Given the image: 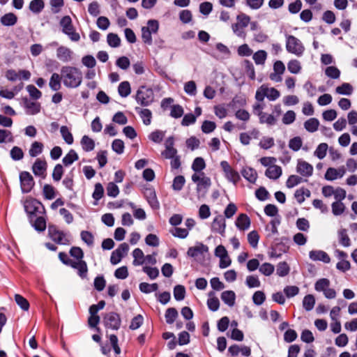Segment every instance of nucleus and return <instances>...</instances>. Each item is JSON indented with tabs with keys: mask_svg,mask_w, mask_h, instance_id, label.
Masks as SVG:
<instances>
[{
	"mask_svg": "<svg viewBox=\"0 0 357 357\" xmlns=\"http://www.w3.org/2000/svg\"><path fill=\"white\" fill-rule=\"evenodd\" d=\"M252 59L257 65H264L267 59V52L265 50H258L253 54Z\"/></svg>",
	"mask_w": 357,
	"mask_h": 357,
	"instance_id": "obj_39",
	"label": "nucleus"
},
{
	"mask_svg": "<svg viewBox=\"0 0 357 357\" xmlns=\"http://www.w3.org/2000/svg\"><path fill=\"white\" fill-rule=\"evenodd\" d=\"M61 74L59 75L56 73H54L50 79L49 86L52 91H57L61 87Z\"/></svg>",
	"mask_w": 357,
	"mask_h": 357,
	"instance_id": "obj_26",
	"label": "nucleus"
},
{
	"mask_svg": "<svg viewBox=\"0 0 357 357\" xmlns=\"http://www.w3.org/2000/svg\"><path fill=\"white\" fill-rule=\"evenodd\" d=\"M328 148V146L326 143H321L314 151V155L321 160L326 155Z\"/></svg>",
	"mask_w": 357,
	"mask_h": 357,
	"instance_id": "obj_47",
	"label": "nucleus"
},
{
	"mask_svg": "<svg viewBox=\"0 0 357 357\" xmlns=\"http://www.w3.org/2000/svg\"><path fill=\"white\" fill-rule=\"evenodd\" d=\"M287 69L292 74H298L302 69L301 63L297 59H291L287 63Z\"/></svg>",
	"mask_w": 357,
	"mask_h": 357,
	"instance_id": "obj_36",
	"label": "nucleus"
},
{
	"mask_svg": "<svg viewBox=\"0 0 357 357\" xmlns=\"http://www.w3.org/2000/svg\"><path fill=\"white\" fill-rule=\"evenodd\" d=\"M220 166L227 179L236 185L240 179L238 173L235 171L227 161H222Z\"/></svg>",
	"mask_w": 357,
	"mask_h": 357,
	"instance_id": "obj_12",
	"label": "nucleus"
},
{
	"mask_svg": "<svg viewBox=\"0 0 357 357\" xmlns=\"http://www.w3.org/2000/svg\"><path fill=\"white\" fill-rule=\"evenodd\" d=\"M48 234L52 240L58 244L67 245L70 243L66 234L59 230L55 225H49Z\"/></svg>",
	"mask_w": 357,
	"mask_h": 357,
	"instance_id": "obj_8",
	"label": "nucleus"
},
{
	"mask_svg": "<svg viewBox=\"0 0 357 357\" xmlns=\"http://www.w3.org/2000/svg\"><path fill=\"white\" fill-rule=\"evenodd\" d=\"M73 52L65 46H59L56 50V57L63 63H68L73 60Z\"/></svg>",
	"mask_w": 357,
	"mask_h": 357,
	"instance_id": "obj_15",
	"label": "nucleus"
},
{
	"mask_svg": "<svg viewBox=\"0 0 357 357\" xmlns=\"http://www.w3.org/2000/svg\"><path fill=\"white\" fill-rule=\"evenodd\" d=\"M340 243L344 247H349L351 245V241L349 238L346 229H341L338 232Z\"/></svg>",
	"mask_w": 357,
	"mask_h": 357,
	"instance_id": "obj_54",
	"label": "nucleus"
},
{
	"mask_svg": "<svg viewBox=\"0 0 357 357\" xmlns=\"http://www.w3.org/2000/svg\"><path fill=\"white\" fill-rule=\"evenodd\" d=\"M346 173L344 166L340 167L338 169L329 167L325 174V178L328 181H333L337 178H342Z\"/></svg>",
	"mask_w": 357,
	"mask_h": 357,
	"instance_id": "obj_18",
	"label": "nucleus"
},
{
	"mask_svg": "<svg viewBox=\"0 0 357 357\" xmlns=\"http://www.w3.org/2000/svg\"><path fill=\"white\" fill-rule=\"evenodd\" d=\"M319 121L316 118H311L304 123V128L310 132H314L318 130Z\"/></svg>",
	"mask_w": 357,
	"mask_h": 357,
	"instance_id": "obj_38",
	"label": "nucleus"
},
{
	"mask_svg": "<svg viewBox=\"0 0 357 357\" xmlns=\"http://www.w3.org/2000/svg\"><path fill=\"white\" fill-rule=\"evenodd\" d=\"M79 159V156L76 151L73 149H70L69 152L62 159L63 164L68 167L72 165L75 161Z\"/></svg>",
	"mask_w": 357,
	"mask_h": 357,
	"instance_id": "obj_32",
	"label": "nucleus"
},
{
	"mask_svg": "<svg viewBox=\"0 0 357 357\" xmlns=\"http://www.w3.org/2000/svg\"><path fill=\"white\" fill-rule=\"evenodd\" d=\"M245 284L249 288L259 287L261 286V282L257 275L247 276Z\"/></svg>",
	"mask_w": 357,
	"mask_h": 357,
	"instance_id": "obj_52",
	"label": "nucleus"
},
{
	"mask_svg": "<svg viewBox=\"0 0 357 357\" xmlns=\"http://www.w3.org/2000/svg\"><path fill=\"white\" fill-rule=\"evenodd\" d=\"M325 74L332 79H337L340 77V71L335 66H328L325 70Z\"/></svg>",
	"mask_w": 357,
	"mask_h": 357,
	"instance_id": "obj_63",
	"label": "nucleus"
},
{
	"mask_svg": "<svg viewBox=\"0 0 357 357\" xmlns=\"http://www.w3.org/2000/svg\"><path fill=\"white\" fill-rule=\"evenodd\" d=\"M20 181L21 190L23 193L29 192L35 185V182L31 174L26 171L20 174Z\"/></svg>",
	"mask_w": 357,
	"mask_h": 357,
	"instance_id": "obj_9",
	"label": "nucleus"
},
{
	"mask_svg": "<svg viewBox=\"0 0 357 357\" xmlns=\"http://www.w3.org/2000/svg\"><path fill=\"white\" fill-rule=\"evenodd\" d=\"M129 250V246L126 243H123L112 252L110 262L113 265L119 264Z\"/></svg>",
	"mask_w": 357,
	"mask_h": 357,
	"instance_id": "obj_10",
	"label": "nucleus"
},
{
	"mask_svg": "<svg viewBox=\"0 0 357 357\" xmlns=\"http://www.w3.org/2000/svg\"><path fill=\"white\" fill-rule=\"evenodd\" d=\"M106 190L109 197H116L119 193V187L113 182L107 184Z\"/></svg>",
	"mask_w": 357,
	"mask_h": 357,
	"instance_id": "obj_62",
	"label": "nucleus"
},
{
	"mask_svg": "<svg viewBox=\"0 0 357 357\" xmlns=\"http://www.w3.org/2000/svg\"><path fill=\"white\" fill-rule=\"evenodd\" d=\"M132 257L134 260L132 264L134 266H140L144 264V255L140 248H135L132 251Z\"/></svg>",
	"mask_w": 357,
	"mask_h": 357,
	"instance_id": "obj_33",
	"label": "nucleus"
},
{
	"mask_svg": "<svg viewBox=\"0 0 357 357\" xmlns=\"http://www.w3.org/2000/svg\"><path fill=\"white\" fill-rule=\"evenodd\" d=\"M24 107L26 108V112L27 114L33 115L40 112V105L38 102L29 100L27 98H24Z\"/></svg>",
	"mask_w": 357,
	"mask_h": 357,
	"instance_id": "obj_22",
	"label": "nucleus"
},
{
	"mask_svg": "<svg viewBox=\"0 0 357 357\" xmlns=\"http://www.w3.org/2000/svg\"><path fill=\"white\" fill-rule=\"evenodd\" d=\"M332 212L335 215H340L344 211L345 206L341 202H335L332 204Z\"/></svg>",
	"mask_w": 357,
	"mask_h": 357,
	"instance_id": "obj_64",
	"label": "nucleus"
},
{
	"mask_svg": "<svg viewBox=\"0 0 357 357\" xmlns=\"http://www.w3.org/2000/svg\"><path fill=\"white\" fill-rule=\"evenodd\" d=\"M236 226L240 230H246L250 226V220L249 217L245 214H240L236 220Z\"/></svg>",
	"mask_w": 357,
	"mask_h": 357,
	"instance_id": "obj_23",
	"label": "nucleus"
},
{
	"mask_svg": "<svg viewBox=\"0 0 357 357\" xmlns=\"http://www.w3.org/2000/svg\"><path fill=\"white\" fill-rule=\"evenodd\" d=\"M47 163L45 160L37 158L32 165V172L36 176L44 178L46 176Z\"/></svg>",
	"mask_w": 357,
	"mask_h": 357,
	"instance_id": "obj_13",
	"label": "nucleus"
},
{
	"mask_svg": "<svg viewBox=\"0 0 357 357\" xmlns=\"http://www.w3.org/2000/svg\"><path fill=\"white\" fill-rule=\"evenodd\" d=\"M174 139L173 137H169L165 143V149L161 153V155L165 159H171L175 157L178 153L177 150L174 147Z\"/></svg>",
	"mask_w": 357,
	"mask_h": 357,
	"instance_id": "obj_14",
	"label": "nucleus"
},
{
	"mask_svg": "<svg viewBox=\"0 0 357 357\" xmlns=\"http://www.w3.org/2000/svg\"><path fill=\"white\" fill-rule=\"evenodd\" d=\"M139 289L142 292L145 294H149L153 291H155L158 289L157 283L149 284L147 282H142L139 284Z\"/></svg>",
	"mask_w": 357,
	"mask_h": 357,
	"instance_id": "obj_46",
	"label": "nucleus"
},
{
	"mask_svg": "<svg viewBox=\"0 0 357 357\" xmlns=\"http://www.w3.org/2000/svg\"><path fill=\"white\" fill-rule=\"evenodd\" d=\"M82 149L86 152L91 151L95 148V142L87 135H84L81 139Z\"/></svg>",
	"mask_w": 357,
	"mask_h": 357,
	"instance_id": "obj_30",
	"label": "nucleus"
},
{
	"mask_svg": "<svg viewBox=\"0 0 357 357\" xmlns=\"http://www.w3.org/2000/svg\"><path fill=\"white\" fill-rule=\"evenodd\" d=\"M282 174V168L280 166L272 165L266 170L265 175L271 179H277Z\"/></svg>",
	"mask_w": 357,
	"mask_h": 357,
	"instance_id": "obj_24",
	"label": "nucleus"
},
{
	"mask_svg": "<svg viewBox=\"0 0 357 357\" xmlns=\"http://www.w3.org/2000/svg\"><path fill=\"white\" fill-rule=\"evenodd\" d=\"M135 100L142 106H149L154 100V93L152 89L145 86H140L137 91Z\"/></svg>",
	"mask_w": 357,
	"mask_h": 357,
	"instance_id": "obj_5",
	"label": "nucleus"
},
{
	"mask_svg": "<svg viewBox=\"0 0 357 357\" xmlns=\"http://www.w3.org/2000/svg\"><path fill=\"white\" fill-rule=\"evenodd\" d=\"M259 270L263 275L269 276L273 273L275 268L274 266L270 263H264L259 267Z\"/></svg>",
	"mask_w": 357,
	"mask_h": 357,
	"instance_id": "obj_61",
	"label": "nucleus"
},
{
	"mask_svg": "<svg viewBox=\"0 0 357 357\" xmlns=\"http://www.w3.org/2000/svg\"><path fill=\"white\" fill-rule=\"evenodd\" d=\"M59 24L62 28V32L67 35L72 41L77 42L79 40L80 36L75 31V29L70 16L66 15L63 17L60 20Z\"/></svg>",
	"mask_w": 357,
	"mask_h": 357,
	"instance_id": "obj_4",
	"label": "nucleus"
},
{
	"mask_svg": "<svg viewBox=\"0 0 357 357\" xmlns=\"http://www.w3.org/2000/svg\"><path fill=\"white\" fill-rule=\"evenodd\" d=\"M185 180L184 176H177L174 178L172 188L174 190L180 191L184 184H185Z\"/></svg>",
	"mask_w": 357,
	"mask_h": 357,
	"instance_id": "obj_60",
	"label": "nucleus"
},
{
	"mask_svg": "<svg viewBox=\"0 0 357 357\" xmlns=\"http://www.w3.org/2000/svg\"><path fill=\"white\" fill-rule=\"evenodd\" d=\"M260 123H266L268 126H273L277 122V119L273 114H268L265 112L259 114Z\"/></svg>",
	"mask_w": 357,
	"mask_h": 357,
	"instance_id": "obj_31",
	"label": "nucleus"
},
{
	"mask_svg": "<svg viewBox=\"0 0 357 357\" xmlns=\"http://www.w3.org/2000/svg\"><path fill=\"white\" fill-rule=\"evenodd\" d=\"M177 317H178V312L174 307H169L165 312L166 322L169 324H173Z\"/></svg>",
	"mask_w": 357,
	"mask_h": 357,
	"instance_id": "obj_49",
	"label": "nucleus"
},
{
	"mask_svg": "<svg viewBox=\"0 0 357 357\" xmlns=\"http://www.w3.org/2000/svg\"><path fill=\"white\" fill-rule=\"evenodd\" d=\"M236 23L231 25L234 33L241 38H245L246 33L245 28L247 27L250 22V17L245 13H240L236 17Z\"/></svg>",
	"mask_w": 357,
	"mask_h": 357,
	"instance_id": "obj_3",
	"label": "nucleus"
},
{
	"mask_svg": "<svg viewBox=\"0 0 357 357\" xmlns=\"http://www.w3.org/2000/svg\"><path fill=\"white\" fill-rule=\"evenodd\" d=\"M105 327L113 330H118L121 326L120 316L116 312L107 313L103 317Z\"/></svg>",
	"mask_w": 357,
	"mask_h": 357,
	"instance_id": "obj_11",
	"label": "nucleus"
},
{
	"mask_svg": "<svg viewBox=\"0 0 357 357\" xmlns=\"http://www.w3.org/2000/svg\"><path fill=\"white\" fill-rule=\"evenodd\" d=\"M24 207L25 211L29 215L30 222L33 221V218L36 216L37 213L45 212L43 205L36 199H26L24 202Z\"/></svg>",
	"mask_w": 357,
	"mask_h": 357,
	"instance_id": "obj_6",
	"label": "nucleus"
},
{
	"mask_svg": "<svg viewBox=\"0 0 357 357\" xmlns=\"http://www.w3.org/2000/svg\"><path fill=\"white\" fill-rule=\"evenodd\" d=\"M70 266L77 271L78 275L82 278H86L88 273L87 264L84 260L70 261Z\"/></svg>",
	"mask_w": 357,
	"mask_h": 357,
	"instance_id": "obj_16",
	"label": "nucleus"
},
{
	"mask_svg": "<svg viewBox=\"0 0 357 357\" xmlns=\"http://www.w3.org/2000/svg\"><path fill=\"white\" fill-rule=\"evenodd\" d=\"M192 181L197 184V191L206 193L211 185L210 178L204 172L195 173L192 175Z\"/></svg>",
	"mask_w": 357,
	"mask_h": 357,
	"instance_id": "obj_7",
	"label": "nucleus"
},
{
	"mask_svg": "<svg viewBox=\"0 0 357 357\" xmlns=\"http://www.w3.org/2000/svg\"><path fill=\"white\" fill-rule=\"evenodd\" d=\"M17 20V16L12 13L5 14L1 17V22L4 26H13L16 24Z\"/></svg>",
	"mask_w": 357,
	"mask_h": 357,
	"instance_id": "obj_37",
	"label": "nucleus"
},
{
	"mask_svg": "<svg viewBox=\"0 0 357 357\" xmlns=\"http://www.w3.org/2000/svg\"><path fill=\"white\" fill-rule=\"evenodd\" d=\"M208 252V246L200 243L197 244L195 246L189 248L187 252V255L190 257H196L199 255H204Z\"/></svg>",
	"mask_w": 357,
	"mask_h": 357,
	"instance_id": "obj_20",
	"label": "nucleus"
},
{
	"mask_svg": "<svg viewBox=\"0 0 357 357\" xmlns=\"http://www.w3.org/2000/svg\"><path fill=\"white\" fill-rule=\"evenodd\" d=\"M70 255L73 257L75 261L83 260L84 252L79 247H73L70 250Z\"/></svg>",
	"mask_w": 357,
	"mask_h": 357,
	"instance_id": "obj_57",
	"label": "nucleus"
},
{
	"mask_svg": "<svg viewBox=\"0 0 357 357\" xmlns=\"http://www.w3.org/2000/svg\"><path fill=\"white\" fill-rule=\"evenodd\" d=\"M243 176L249 182L254 183L257 178V172L251 167H245L242 170Z\"/></svg>",
	"mask_w": 357,
	"mask_h": 357,
	"instance_id": "obj_29",
	"label": "nucleus"
},
{
	"mask_svg": "<svg viewBox=\"0 0 357 357\" xmlns=\"http://www.w3.org/2000/svg\"><path fill=\"white\" fill-rule=\"evenodd\" d=\"M135 110L139 113L144 124L146 126L151 124L152 119V113L151 110L149 109H140L139 107H136Z\"/></svg>",
	"mask_w": 357,
	"mask_h": 357,
	"instance_id": "obj_28",
	"label": "nucleus"
},
{
	"mask_svg": "<svg viewBox=\"0 0 357 357\" xmlns=\"http://www.w3.org/2000/svg\"><path fill=\"white\" fill-rule=\"evenodd\" d=\"M330 280L327 278H321L318 280L314 284V289L317 291L324 292L330 287Z\"/></svg>",
	"mask_w": 357,
	"mask_h": 357,
	"instance_id": "obj_43",
	"label": "nucleus"
},
{
	"mask_svg": "<svg viewBox=\"0 0 357 357\" xmlns=\"http://www.w3.org/2000/svg\"><path fill=\"white\" fill-rule=\"evenodd\" d=\"M206 167L204 160L201 157L196 158L192 165V169L195 173L202 172V171Z\"/></svg>",
	"mask_w": 357,
	"mask_h": 357,
	"instance_id": "obj_44",
	"label": "nucleus"
},
{
	"mask_svg": "<svg viewBox=\"0 0 357 357\" xmlns=\"http://www.w3.org/2000/svg\"><path fill=\"white\" fill-rule=\"evenodd\" d=\"M296 171L303 176L309 177L312 174L313 167L305 160H298L296 166Z\"/></svg>",
	"mask_w": 357,
	"mask_h": 357,
	"instance_id": "obj_17",
	"label": "nucleus"
},
{
	"mask_svg": "<svg viewBox=\"0 0 357 357\" xmlns=\"http://www.w3.org/2000/svg\"><path fill=\"white\" fill-rule=\"evenodd\" d=\"M31 222L34 229L38 232L45 231L47 227L46 220L42 216L37 217L35 220L33 219Z\"/></svg>",
	"mask_w": 357,
	"mask_h": 357,
	"instance_id": "obj_34",
	"label": "nucleus"
},
{
	"mask_svg": "<svg viewBox=\"0 0 357 357\" xmlns=\"http://www.w3.org/2000/svg\"><path fill=\"white\" fill-rule=\"evenodd\" d=\"M286 50L289 53L301 57L305 49L303 43L298 38L294 36L288 35L286 36Z\"/></svg>",
	"mask_w": 357,
	"mask_h": 357,
	"instance_id": "obj_2",
	"label": "nucleus"
},
{
	"mask_svg": "<svg viewBox=\"0 0 357 357\" xmlns=\"http://www.w3.org/2000/svg\"><path fill=\"white\" fill-rule=\"evenodd\" d=\"M63 85L67 88H77L82 82V71L73 66H65L61 69Z\"/></svg>",
	"mask_w": 357,
	"mask_h": 357,
	"instance_id": "obj_1",
	"label": "nucleus"
},
{
	"mask_svg": "<svg viewBox=\"0 0 357 357\" xmlns=\"http://www.w3.org/2000/svg\"><path fill=\"white\" fill-rule=\"evenodd\" d=\"M335 91L338 94L349 96L353 92V87L349 83H343L335 89Z\"/></svg>",
	"mask_w": 357,
	"mask_h": 357,
	"instance_id": "obj_45",
	"label": "nucleus"
},
{
	"mask_svg": "<svg viewBox=\"0 0 357 357\" xmlns=\"http://www.w3.org/2000/svg\"><path fill=\"white\" fill-rule=\"evenodd\" d=\"M15 300L17 304L23 310H28L29 308V303L28 301L20 294H15Z\"/></svg>",
	"mask_w": 357,
	"mask_h": 357,
	"instance_id": "obj_58",
	"label": "nucleus"
},
{
	"mask_svg": "<svg viewBox=\"0 0 357 357\" xmlns=\"http://www.w3.org/2000/svg\"><path fill=\"white\" fill-rule=\"evenodd\" d=\"M45 7L43 0H32L29 3V9L34 13H40Z\"/></svg>",
	"mask_w": 357,
	"mask_h": 357,
	"instance_id": "obj_42",
	"label": "nucleus"
},
{
	"mask_svg": "<svg viewBox=\"0 0 357 357\" xmlns=\"http://www.w3.org/2000/svg\"><path fill=\"white\" fill-rule=\"evenodd\" d=\"M221 299L225 304L232 307L235 303L236 294L233 291H225L221 294Z\"/></svg>",
	"mask_w": 357,
	"mask_h": 357,
	"instance_id": "obj_27",
	"label": "nucleus"
},
{
	"mask_svg": "<svg viewBox=\"0 0 357 357\" xmlns=\"http://www.w3.org/2000/svg\"><path fill=\"white\" fill-rule=\"evenodd\" d=\"M185 295V289L183 285H176L174 289V296L176 301H182Z\"/></svg>",
	"mask_w": 357,
	"mask_h": 357,
	"instance_id": "obj_53",
	"label": "nucleus"
},
{
	"mask_svg": "<svg viewBox=\"0 0 357 357\" xmlns=\"http://www.w3.org/2000/svg\"><path fill=\"white\" fill-rule=\"evenodd\" d=\"M43 144L39 142H34L31 144L29 153L31 157H36L43 152Z\"/></svg>",
	"mask_w": 357,
	"mask_h": 357,
	"instance_id": "obj_41",
	"label": "nucleus"
},
{
	"mask_svg": "<svg viewBox=\"0 0 357 357\" xmlns=\"http://www.w3.org/2000/svg\"><path fill=\"white\" fill-rule=\"evenodd\" d=\"M184 91L189 96H194L197 93V86L194 81H188L184 85Z\"/></svg>",
	"mask_w": 357,
	"mask_h": 357,
	"instance_id": "obj_56",
	"label": "nucleus"
},
{
	"mask_svg": "<svg viewBox=\"0 0 357 357\" xmlns=\"http://www.w3.org/2000/svg\"><path fill=\"white\" fill-rule=\"evenodd\" d=\"M145 197L153 208H159V202L157 199V197L155 191L152 188H147L145 191Z\"/></svg>",
	"mask_w": 357,
	"mask_h": 357,
	"instance_id": "obj_25",
	"label": "nucleus"
},
{
	"mask_svg": "<svg viewBox=\"0 0 357 357\" xmlns=\"http://www.w3.org/2000/svg\"><path fill=\"white\" fill-rule=\"evenodd\" d=\"M309 257L313 261H321L326 264L331 261L328 255L322 250H312L309 253Z\"/></svg>",
	"mask_w": 357,
	"mask_h": 357,
	"instance_id": "obj_21",
	"label": "nucleus"
},
{
	"mask_svg": "<svg viewBox=\"0 0 357 357\" xmlns=\"http://www.w3.org/2000/svg\"><path fill=\"white\" fill-rule=\"evenodd\" d=\"M118 92L119 94L123 98L128 96L131 92L130 83L127 81H124L120 83L118 87Z\"/></svg>",
	"mask_w": 357,
	"mask_h": 357,
	"instance_id": "obj_40",
	"label": "nucleus"
},
{
	"mask_svg": "<svg viewBox=\"0 0 357 357\" xmlns=\"http://www.w3.org/2000/svg\"><path fill=\"white\" fill-rule=\"evenodd\" d=\"M225 227V220L221 215H218L213 219L211 225V229L213 231L217 232L221 235H224Z\"/></svg>",
	"mask_w": 357,
	"mask_h": 357,
	"instance_id": "obj_19",
	"label": "nucleus"
},
{
	"mask_svg": "<svg viewBox=\"0 0 357 357\" xmlns=\"http://www.w3.org/2000/svg\"><path fill=\"white\" fill-rule=\"evenodd\" d=\"M10 157L13 160H20L24 158V153L21 148L14 146L10 152Z\"/></svg>",
	"mask_w": 357,
	"mask_h": 357,
	"instance_id": "obj_59",
	"label": "nucleus"
},
{
	"mask_svg": "<svg viewBox=\"0 0 357 357\" xmlns=\"http://www.w3.org/2000/svg\"><path fill=\"white\" fill-rule=\"evenodd\" d=\"M60 132L63 139L68 144H72L73 143V136L67 126H61Z\"/></svg>",
	"mask_w": 357,
	"mask_h": 357,
	"instance_id": "obj_48",
	"label": "nucleus"
},
{
	"mask_svg": "<svg viewBox=\"0 0 357 357\" xmlns=\"http://www.w3.org/2000/svg\"><path fill=\"white\" fill-rule=\"evenodd\" d=\"M315 304V299L313 295L308 294L305 296L303 301V307L307 311H310L313 309Z\"/></svg>",
	"mask_w": 357,
	"mask_h": 357,
	"instance_id": "obj_50",
	"label": "nucleus"
},
{
	"mask_svg": "<svg viewBox=\"0 0 357 357\" xmlns=\"http://www.w3.org/2000/svg\"><path fill=\"white\" fill-rule=\"evenodd\" d=\"M209 298L207 301V305L211 311H217L220 307V301L217 297L214 296V292L211 291L208 294Z\"/></svg>",
	"mask_w": 357,
	"mask_h": 357,
	"instance_id": "obj_35",
	"label": "nucleus"
},
{
	"mask_svg": "<svg viewBox=\"0 0 357 357\" xmlns=\"http://www.w3.org/2000/svg\"><path fill=\"white\" fill-rule=\"evenodd\" d=\"M302 144V139L300 137H294L289 140V147L294 151H298L301 148Z\"/></svg>",
	"mask_w": 357,
	"mask_h": 357,
	"instance_id": "obj_55",
	"label": "nucleus"
},
{
	"mask_svg": "<svg viewBox=\"0 0 357 357\" xmlns=\"http://www.w3.org/2000/svg\"><path fill=\"white\" fill-rule=\"evenodd\" d=\"M107 43L112 47H117L121 44V39L117 34L109 33L107 37Z\"/></svg>",
	"mask_w": 357,
	"mask_h": 357,
	"instance_id": "obj_51",
	"label": "nucleus"
}]
</instances>
